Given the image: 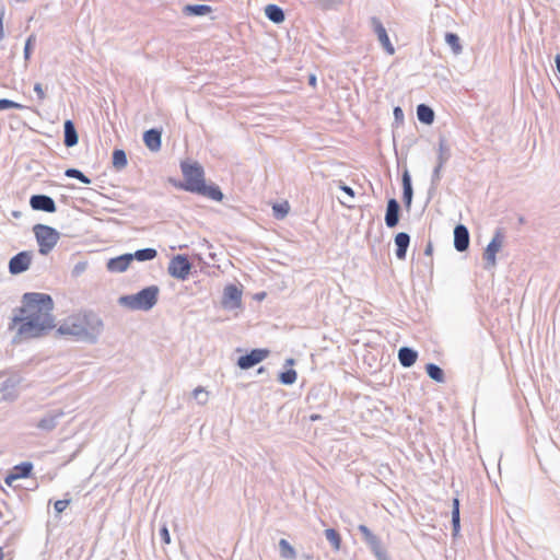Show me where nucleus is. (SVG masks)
Wrapping results in <instances>:
<instances>
[{"label":"nucleus","mask_w":560,"mask_h":560,"mask_svg":"<svg viewBox=\"0 0 560 560\" xmlns=\"http://www.w3.org/2000/svg\"><path fill=\"white\" fill-rule=\"evenodd\" d=\"M52 310L54 301L49 294L25 293L22 296V306L14 311L9 324V329L16 331L13 342L37 338L51 330L55 327Z\"/></svg>","instance_id":"f257e3e1"},{"label":"nucleus","mask_w":560,"mask_h":560,"mask_svg":"<svg viewBox=\"0 0 560 560\" xmlns=\"http://www.w3.org/2000/svg\"><path fill=\"white\" fill-rule=\"evenodd\" d=\"M102 330V319L92 312L69 318L58 328L60 335H70L89 343H95Z\"/></svg>","instance_id":"f03ea898"},{"label":"nucleus","mask_w":560,"mask_h":560,"mask_svg":"<svg viewBox=\"0 0 560 560\" xmlns=\"http://www.w3.org/2000/svg\"><path fill=\"white\" fill-rule=\"evenodd\" d=\"M160 288L155 284L145 287L136 294L121 295L118 304L131 311L152 310L159 300Z\"/></svg>","instance_id":"7ed1b4c3"},{"label":"nucleus","mask_w":560,"mask_h":560,"mask_svg":"<svg viewBox=\"0 0 560 560\" xmlns=\"http://www.w3.org/2000/svg\"><path fill=\"white\" fill-rule=\"evenodd\" d=\"M33 232L39 247L38 252L42 255H48L60 238V233L56 229L46 224L34 225Z\"/></svg>","instance_id":"20e7f679"},{"label":"nucleus","mask_w":560,"mask_h":560,"mask_svg":"<svg viewBox=\"0 0 560 560\" xmlns=\"http://www.w3.org/2000/svg\"><path fill=\"white\" fill-rule=\"evenodd\" d=\"M180 167L186 182L183 186L185 190L196 192L205 188V173L199 163L195 162L190 164L183 162Z\"/></svg>","instance_id":"39448f33"},{"label":"nucleus","mask_w":560,"mask_h":560,"mask_svg":"<svg viewBox=\"0 0 560 560\" xmlns=\"http://www.w3.org/2000/svg\"><path fill=\"white\" fill-rule=\"evenodd\" d=\"M358 530L362 534L363 540L370 547L377 560H390L386 550L383 548L381 539L374 535L368 526L360 524Z\"/></svg>","instance_id":"423d86ee"},{"label":"nucleus","mask_w":560,"mask_h":560,"mask_svg":"<svg viewBox=\"0 0 560 560\" xmlns=\"http://www.w3.org/2000/svg\"><path fill=\"white\" fill-rule=\"evenodd\" d=\"M358 530L362 534L363 540L370 547L377 560H390L386 550L383 548L381 539L374 535L368 526L360 524Z\"/></svg>","instance_id":"0eeeda50"},{"label":"nucleus","mask_w":560,"mask_h":560,"mask_svg":"<svg viewBox=\"0 0 560 560\" xmlns=\"http://www.w3.org/2000/svg\"><path fill=\"white\" fill-rule=\"evenodd\" d=\"M504 234L502 229H497L494 235L483 252V259L486 261L485 268L490 269L497 265V253L503 245Z\"/></svg>","instance_id":"6e6552de"},{"label":"nucleus","mask_w":560,"mask_h":560,"mask_svg":"<svg viewBox=\"0 0 560 560\" xmlns=\"http://www.w3.org/2000/svg\"><path fill=\"white\" fill-rule=\"evenodd\" d=\"M191 267L185 255H176L171 259L167 271L173 278L185 280L190 273Z\"/></svg>","instance_id":"1a4fd4ad"},{"label":"nucleus","mask_w":560,"mask_h":560,"mask_svg":"<svg viewBox=\"0 0 560 560\" xmlns=\"http://www.w3.org/2000/svg\"><path fill=\"white\" fill-rule=\"evenodd\" d=\"M32 252H20L14 255L9 261V271L11 275H20L26 271L32 262Z\"/></svg>","instance_id":"9d476101"},{"label":"nucleus","mask_w":560,"mask_h":560,"mask_svg":"<svg viewBox=\"0 0 560 560\" xmlns=\"http://www.w3.org/2000/svg\"><path fill=\"white\" fill-rule=\"evenodd\" d=\"M269 353L268 349H253L249 353L238 358L237 365L242 370H248L264 361Z\"/></svg>","instance_id":"9b49d317"},{"label":"nucleus","mask_w":560,"mask_h":560,"mask_svg":"<svg viewBox=\"0 0 560 560\" xmlns=\"http://www.w3.org/2000/svg\"><path fill=\"white\" fill-rule=\"evenodd\" d=\"M370 22H371L373 32L376 34L377 39H378L380 44L382 45V47L384 48V50L388 55H394L395 48H394L393 44L390 43L388 34L386 32V28L382 24L381 20L376 16H372Z\"/></svg>","instance_id":"f8f14e48"},{"label":"nucleus","mask_w":560,"mask_h":560,"mask_svg":"<svg viewBox=\"0 0 560 560\" xmlns=\"http://www.w3.org/2000/svg\"><path fill=\"white\" fill-rule=\"evenodd\" d=\"M30 206L33 210L54 213L57 210L55 200L47 195H33L30 198Z\"/></svg>","instance_id":"ddd939ff"},{"label":"nucleus","mask_w":560,"mask_h":560,"mask_svg":"<svg viewBox=\"0 0 560 560\" xmlns=\"http://www.w3.org/2000/svg\"><path fill=\"white\" fill-rule=\"evenodd\" d=\"M242 291L235 284H229L224 288L222 304L226 308H235L241 305Z\"/></svg>","instance_id":"4468645a"},{"label":"nucleus","mask_w":560,"mask_h":560,"mask_svg":"<svg viewBox=\"0 0 560 560\" xmlns=\"http://www.w3.org/2000/svg\"><path fill=\"white\" fill-rule=\"evenodd\" d=\"M454 247L457 252H465L469 247V231L464 224L454 229Z\"/></svg>","instance_id":"2eb2a0df"},{"label":"nucleus","mask_w":560,"mask_h":560,"mask_svg":"<svg viewBox=\"0 0 560 560\" xmlns=\"http://www.w3.org/2000/svg\"><path fill=\"white\" fill-rule=\"evenodd\" d=\"M400 215V206L399 202L395 198H390L387 201L386 213H385V224L387 228H395L399 222Z\"/></svg>","instance_id":"dca6fc26"},{"label":"nucleus","mask_w":560,"mask_h":560,"mask_svg":"<svg viewBox=\"0 0 560 560\" xmlns=\"http://www.w3.org/2000/svg\"><path fill=\"white\" fill-rule=\"evenodd\" d=\"M32 469H33L32 463H30V462L21 463L13 467L12 472L5 477L4 481L8 486H12L15 480L28 477L32 472Z\"/></svg>","instance_id":"f3484780"},{"label":"nucleus","mask_w":560,"mask_h":560,"mask_svg":"<svg viewBox=\"0 0 560 560\" xmlns=\"http://www.w3.org/2000/svg\"><path fill=\"white\" fill-rule=\"evenodd\" d=\"M63 416L62 410H51L48 411L38 422L37 428L43 431H51L54 430L59 419Z\"/></svg>","instance_id":"a211bd4d"},{"label":"nucleus","mask_w":560,"mask_h":560,"mask_svg":"<svg viewBox=\"0 0 560 560\" xmlns=\"http://www.w3.org/2000/svg\"><path fill=\"white\" fill-rule=\"evenodd\" d=\"M132 261L131 254H124L121 256L110 258L107 262V269L112 272H124Z\"/></svg>","instance_id":"6ab92c4d"},{"label":"nucleus","mask_w":560,"mask_h":560,"mask_svg":"<svg viewBox=\"0 0 560 560\" xmlns=\"http://www.w3.org/2000/svg\"><path fill=\"white\" fill-rule=\"evenodd\" d=\"M161 131L155 128L147 130L143 135L145 147L152 152L159 151L161 149Z\"/></svg>","instance_id":"aec40b11"},{"label":"nucleus","mask_w":560,"mask_h":560,"mask_svg":"<svg viewBox=\"0 0 560 560\" xmlns=\"http://www.w3.org/2000/svg\"><path fill=\"white\" fill-rule=\"evenodd\" d=\"M63 143L67 148H72L78 144V132L73 121L70 119L66 120L63 124Z\"/></svg>","instance_id":"412c9836"},{"label":"nucleus","mask_w":560,"mask_h":560,"mask_svg":"<svg viewBox=\"0 0 560 560\" xmlns=\"http://www.w3.org/2000/svg\"><path fill=\"white\" fill-rule=\"evenodd\" d=\"M410 244V236L406 232H399L395 236V245H396V257L400 260L406 258L407 249Z\"/></svg>","instance_id":"4be33fe9"},{"label":"nucleus","mask_w":560,"mask_h":560,"mask_svg":"<svg viewBox=\"0 0 560 560\" xmlns=\"http://www.w3.org/2000/svg\"><path fill=\"white\" fill-rule=\"evenodd\" d=\"M413 197V189L411 184V177L408 171L402 174V200L407 210L411 208Z\"/></svg>","instance_id":"5701e85b"},{"label":"nucleus","mask_w":560,"mask_h":560,"mask_svg":"<svg viewBox=\"0 0 560 560\" xmlns=\"http://www.w3.org/2000/svg\"><path fill=\"white\" fill-rule=\"evenodd\" d=\"M185 16H203L212 12L208 4H186L182 10Z\"/></svg>","instance_id":"b1692460"},{"label":"nucleus","mask_w":560,"mask_h":560,"mask_svg":"<svg viewBox=\"0 0 560 560\" xmlns=\"http://www.w3.org/2000/svg\"><path fill=\"white\" fill-rule=\"evenodd\" d=\"M417 358V351L409 347H402L398 351V360L404 368L412 366L416 363Z\"/></svg>","instance_id":"393cba45"},{"label":"nucleus","mask_w":560,"mask_h":560,"mask_svg":"<svg viewBox=\"0 0 560 560\" xmlns=\"http://www.w3.org/2000/svg\"><path fill=\"white\" fill-rule=\"evenodd\" d=\"M265 14L273 23H281L285 19L283 10L277 4H268L265 8Z\"/></svg>","instance_id":"a878e982"},{"label":"nucleus","mask_w":560,"mask_h":560,"mask_svg":"<svg viewBox=\"0 0 560 560\" xmlns=\"http://www.w3.org/2000/svg\"><path fill=\"white\" fill-rule=\"evenodd\" d=\"M417 117L422 124L431 125L434 120V112L430 106L420 104L417 107Z\"/></svg>","instance_id":"bb28decb"},{"label":"nucleus","mask_w":560,"mask_h":560,"mask_svg":"<svg viewBox=\"0 0 560 560\" xmlns=\"http://www.w3.org/2000/svg\"><path fill=\"white\" fill-rule=\"evenodd\" d=\"M19 378L9 377L1 385V392L3 393L4 398L13 399L16 397L15 388L19 384Z\"/></svg>","instance_id":"cd10ccee"},{"label":"nucleus","mask_w":560,"mask_h":560,"mask_svg":"<svg viewBox=\"0 0 560 560\" xmlns=\"http://www.w3.org/2000/svg\"><path fill=\"white\" fill-rule=\"evenodd\" d=\"M196 192L217 201H221L223 199V194L218 186H208L205 184V188L197 190Z\"/></svg>","instance_id":"c85d7f7f"},{"label":"nucleus","mask_w":560,"mask_h":560,"mask_svg":"<svg viewBox=\"0 0 560 560\" xmlns=\"http://www.w3.org/2000/svg\"><path fill=\"white\" fill-rule=\"evenodd\" d=\"M445 42L451 47L454 55H459L463 52V46L457 34L451 32L446 33Z\"/></svg>","instance_id":"c756f323"},{"label":"nucleus","mask_w":560,"mask_h":560,"mask_svg":"<svg viewBox=\"0 0 560 560\" xmlns=\"http://www.w3.org/2000/svg\"><path fill=\"white\" fill-rule=\"evenodd\" d=\"M158 256V252L154 248H142L136 250L131 254L132 260L137 259L139 261L152 260Z\"/></svg>","instance_id":"7c9ffc66"},{"label":"nucleus","mask_w":560,"mask_h":560,"mask_svg":"<svg viewBox=\"0 0 560 560\" xmlns=\"http://www.w3.org/2000/svg\"><path fill=\"white\" fill-rule=\"evenodd\" d=\"M127 155L126 152L121 149H116L113 152V166L117 171H121L127 166Z\"/></svg>","instance_id":"2f4dec72"},{"label":"nucleus","mask_w":560,"mask_h":560,"mask_svg":"<svg viewBox=\"0 0 560 560\" xmlns=\"http://www.w3.org/2000/svg\"><path fill=\"white\" fill-rule=\"evenodd\" d=\"M459 500L457 498L453 499L452 504V525H453V535L456 536L459 532Z\"/></svg>","instance_id":"473e14b6"},{"label":"nucleus","mask_w":560,"mask_h":560,"mask_svg":"<svg viewBox=\"0 0 560 560\" xmlns=\"http://www.w3.org/2000/svg\"><path fill=\"white\" fill-rule=\"evenodd\" d=\"M280 556L283 559L293 560L296 558L295 549L290 545L287 539H280L279 541Z\"/></svg>","instance_id":"72a5a7b5"},{"label":"nucleus","mask_w":560,"mask_h":560,"mask_svg":"<svg viewBox=\"0 0 560 560\" xmlns=\"http://www.w3.org/2000/svg\"><path fill=\"white\" fill-rule=\"evenodd\" d=\"M425 372L429 375V377L432 378L433 381L439 383L444 382V372L439 365L434 363H428L425 365Z\"/></svg>","instance_id":"f704fd0d"},{"label":"nucleus","mask_w":560,"mask_h":560,"mask_svg":"<svg viewBox=\"0 0 560 560\" xmlns=\"http://www.w3.org/2000/svg\"><path fill=\"white\" fill-rule=\"evenodd\" d=\"M326 539L330 542L335 551L340 550L341 548V536L334 528H327L324 532Z\"/></svg>","instance_id":"c9c22d12"},{"label":"nucleus","mask_w":560,"mask_h":560,"mask_svg":"<svg viewBox=\"0 0 560 560\" xmlns=\"http://www.w3.org/2000/svg\"><path fill=\"white\" fill-rule=\"evenodd\" d=\"M451 156L450 149L444 139H441L439 142V155L438 163L445 164Z\"/></svg>","instance_id":"e433bc0d"},{"label":"nucleus","mask_w":560,"mask_h":560,"mask_svg":"<svg viewBox=\"0 0 560 560\" xmlns=\"http://www.w3.org/2000/svg\"><path fill=\"white\" fill-rule=\"evenodd\" d=\"M298 373L295 370L290 369L279 374V382L283 385H292L295 383Z\"/></svg>","instance_id":"4c0bfd02"},{"label":"nucleus","mask_w":560,"mask_h":560,"mask_svg":"<svg viewBox=\"0 0 560 560\" xmlns=\"http://www.w3.org/2000/svg\"><path fill=\"white\" fill-rule=\"evenodd\" d=\"M65 175L70 178H75L85 185L91 184V179L78 168H68L66 170Z\"/></svg>","instance_id":"58836bf2"},{"label":"nucleus","mask_w":560,"mask_h":560,"mask_svg":"<svg viewBox=\"0 0 560 560\" xmlns=\"http://www.w3.org/2000/svg\"><path fill=\"white\" fill-rule=\"evenodd\" d=\"M192 396L200 405H205L208 401V392L201 386L194 389Z\"/></svg>","instance_id":"ea45409f"},{"label":"nucleus","mask_w":560,"mask_h":560,"mask_svg":"<svg viewBox=\"0 0 560 560\" xmlns=\"http://www.w3.org/2000/svg\"><path fill=\"white\" fill-rule=\"evenodd\" d=\"M11 108L23 109L24 106L20 103L13 102L8 98H0V110L11 109Z\"/></svg>","instance_id":"a19ab883"},{"label":"nucleus","mask_w":560,"mask_h":560,"mask_svg":"<svg viewBox=\"0 0 560 560\" xmlns=\"http://www.w3.org/2000/svg\"><path fill=\"white\" fill-rule=\"evenodd\" d=\"M36 42V36L35 34H31L26 42H25V47H24V59L27 61L30 60L31 58V54H32V48H33V45L35 44Z\"/></svg>","instance_id":"79ce46f5"},{"label":"nucleus","mask_w":560,"mask_h":560,"mask_svg":"<svg viewBox=\"0 0 560 560\" xmlns=\"http://www.w3.org/2000/svg\"><path fill=\"white\" fill-rule=\"evenodd\" d=\"M443 166H444V164L438 163L433 170L432 177H431V188H433V189H435L440 183L441 170Z\"/></svg>","instance_id":"37998d69"},{"label":"nucleus","mask_w":560,"mask_h":560,"mask_svg":"<svg viewBox=\"0 0 560 560\" xmlns=\"http://www.w3.org/2000/svg\"><path fill=\"white\" fill-rule=\"evenodd\" d=\"M86 268H88L86 261H79L78 264L74 265L71 273L73 277H79L86 270Z\"/></svg>","instance_id":"c03bdc74"},{"label":"nucleus","mask_w":560,"mask_h":560,"mask_svg":"<svg viewBox=\"0 0 560 560\" xmlns=\"http://www.w3.org/2000/svg\"><path fill=\"white\" fill-rule=\"evenodd\" d=\"M273 211L276 213V217L277 218H284L288 213V205H275L273 206Z\"/></svg>","instance_id":"a18cd8bd"},{"label":"nucleus","mask_w":560,"mask_h":560,"mask_svg":"<svg viewBox=\"0 0 560 560\" xmlns=\"http://www.w3.org/2000/svg\"><path fill=\"white\" fill-rule=\"evenodd\" d=\"M70 500H58L55 502V510L57 513H61L68 508Z\"/></svg>","instance_id":"49530a36"},{"label":"nucleus","mask_w":560,"mask_h":560,"mask_svg":"<svg viewBox=\"0 0 560 560\" xmlns=\"http://www.w3.org/2000/svg\"><path fill=\"white\" fill-rule=\"evenodd\" d=\"M160 536H161V539L163 540L164 544H170L171 542V536H170L168 528H167L166 524H164L161 527Z\"/></svg>","instance_id":"de8ad7c7"},{"label":"nucleus","mask_w":560,"mask_h":560,"mask_svg":"<svg viewBox=\"0 0 560 560\" xmlns=\"http://www.w3.org/2000/svg\"><path fill=\"white\" fill-rule=\"evenodd\" d=\"M339 188L352 200L354 198V191L351 187L347 186L341 180L339 182Z\"/></svg>","instance_id":"09e8293b"},{"label":"nucleus","mask_w":560,"mask_h":560,"mask_svg":"<svg viewBox=\"0 0 560 560\" xmlns=\"http://www.w3.org/2000/svg\"><path fill=\"white\" fill-rule=\"evenodd\" d=\"M34 91L37 94L39 101H44L46 98V94L44 92L42 83L37 82L34 85Z\"/></svg>","instance_id":"8fccbe9b"},{"label":"nucleus","mask_w":560,"mask_h":560,"mask_svg":"<svg viewBox=\"0 0 560 560\" xmlns=\"http://www.w3.org/2000/svg\"><path fill=\"white\" fill-rule=\"evenodd\" d=\"M4 13H5L4 8H0V42L4 38V30H3Z\"/></svg>","instance_id":"3c124183"},{"label":"nucleus","mask_w":560,"mask_h":560,"mask_svg":"<svg viewBox=\"0 0 560 560\" xmlns=\"http://www.w3.org/2000/svg\"><path fill=\"white\" fill-rule=\"evenodd\" d=\"M394 116H395V119L396 120H402L404 119V112L400 107H395L394 108Z\"/></svg>","instance_id":"603ef678"},{"label":"nucleus","mask_w":560,"mask_h":560,"mask_svg":"<svg viewBox=\"0 0 560 560\" xmlns=\"http://www.w3.org/2000/svg\"><path fill=\"white\" fill-rule=\"evenodd\" d=\"M432 250H433V247H432V244L429 243L424 249V255L429 256L432 254Z\"/></svg>","instance_id":"864d4df0"},{"label":"nucleus","mask_w":560,"mask_h":560,"mask_svg":"<svg viewBox=\"0 0 560 560\" xmlns=\"http://www.w3.org/2000/svg\"><path fill=\"white\" fill-rule=\"evenodd\" d=\"M340 203L345 207H348V208H352L353 205H351L350 202L346 201V200H342V199H339Z\"/></svg>","instance_id":"5fc2aeb1"},{"label":"nucleus","mask_w":560,"mask_h":560,"mask_svg":"<svg viewBox=\"0 0 560 560\" xmlns=\"http://www.w3.org/2000/svg\"><path fill=\"white\" fill-rule=\"evenodd\" d=\"M320 418H322V417H320L319 415H316V413H314V415H311V416H310V420H311V421H317V420H319Z\"/></svg>","instance_id":"6e6d98bb"},{"label":"nucleus","mask_w":560,"mask_h":560,"mask_svg":"<svg viewBox=\"0 0 560 560\" xmlns=\"http://www.w3.org/2000/svg\"><path fill=\"white\" fill-rule=\"evenodd\" d=\"M308 82H310V84H311V85H315V83H316V77H315V75H313V74H312V75H310Z\"/></svg>","instance_id":"4d7b16f0"},{"label":"nucleus","mask_w":560,"mask_h":560,"mask_svg":"<svg viewBox=\"0 0 560 560\" xmlns=\"http://www.w3.org/2000/svg\"><path fill=\"white\" fill-rule=\"evenodd\" d=\"M4 559V551H3V548L0 547V560H3Z\"/></svg>","instance_id":"13d9d810"},{"label":"nucleus","mask_w":560,"mask_h":560,"mask_svg":"<svg viewBox=\"0 0 560 560\" xmlns=\"http://www.w3.org/2000/svg\"><path fill=\"white\" fill-rule=\"evenodd\" d=\"M266 371V369L264 366H260L258 370H257V373L260 374V373H264Z\"/></svg>","instance_id":"bf43d9fd"},{"label":"nucleus","mask_w":560,"mask_h":560,"mask_svg":"<svg viewBox=\"0 0 560 560\" xmlns=\"http://www.w3.org/2000/svg\"><path fill=\"white\" fill-rule=\"evenodd\" d=\"M287 363H288V364H293V363H294V360H293V359H288V360H287Z\"/></svg>","instance_id":"052dcab7"}]
</instances>
